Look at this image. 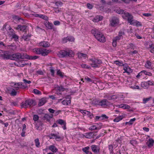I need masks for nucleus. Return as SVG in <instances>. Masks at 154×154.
<instances>
[{"label":"nucleus","instance_id":"13","mask_svg":"<svg viewBox=\"0 0 154 154\" xmlns=\"http://www.w3.org/2000/svg\"><path fill=\"white\" fill-rule=\"evenodd\" d=\"M91 147L92 151L94 153H98L99 152L100 147L99 146L95 145H93Z\"/></svg>","mask_w":154,"mask_h":154},{"label":"nucleus","instance_id":"36","mask_svg":"<svg viewBox=\"0 0 154 154\" xmlns=\"http://www.w3.org/2000/svg\"><path fill=\"white\" fill-rule=\"evenodd\" d=\"M57 88L59 91H63L65 90V88L62 86H57Z\"/></svg>","mask_w":154,"mask_h":154},{"label":"nucleus","instance_id":"35","mask_svg":"<svg viewBox=\"0 0 154 154\" xmlns=\"http://www.w3.org/2000/svg\"><path fill=\"white\" fill-rule=\"evenodd\" d=\"M34 141L36 146L38 148L40 146V142H39L38 139H35Z\"/></svg>","mask_w":154,"mask_h":154},{"label":"nucleus","instance_id":"24","mask_svg":"<svg viewBox=\"0 0 154 154\" xmlns=\"http://www.w3.org/2000/svg\"><path fill=\"white\" fill-rule=\"evenodd\" d=\"M46 102V100L45 98H42L39 100V102L38 103V105L39 106H41L43 105Z\"/></svg>","mask_w":154,"mask_h":154},{"label":"nucleus","instance_id":"56","mask_svg":"<svg viewBox=\"0 0 154 154\" xmlns=\"http://www.w3.org/2000/svg\"><path fill=\"white\" fill-rule=\"evenodd\" d=\"M89 149V147L88 146H87L84 148H83L82 149V150L83 152H85V153L87 152V151H88V150Z\"/></svg>","mask_w":154,"mask_h":154},{"label":"nucleus","instance_id":"34","mask_svg":"<svg viewBox=\"0 0 154 154\" xmlns=\"http://www.w3.org/2000/svg\"><path fill=\"white\" fill-rule=\"evenodd\" d=\"M16 90L14 88H12L11 89V92L10 93L11 95L12 96H15L17 95V92Z\"/></svg>","mask_w":154,"mask_h":154},{"label":"nucleus","instance_id":"3","mask_svg":"<svg viewBox=\"0 0 154 154\" xmlns=\"http://www.w3.org/2000/svg\"><path fill=\"white\" fill-rule=\"evenodd\" d=\"M73 54V52L71 50L61 51L57 54V55L60 57H72Z\"/></svg>","mask_w":154,"mask_h":154},{"label":"nucleus","instance_id":"28","mask_svg":"<svg viewBox=\"0 0 154 154\" xmlns=\"http://www.w3.org/2000/svg\"><path fill=\"white\" fill-rule=\"evenodd\" d=\"M50 139H60V136H59L58 135H57L56 134H51L50 135Z\"/></svg>","mask_w":154,"mask_h":154},{"label":"nucleus","instance_id":"29","mask_svg":"<svg viewBox=\"0 0 154 154\" xmlns=\"http://www.w3.org/2000/svg\"><path fill=\"white\" fill-rule=\"evenodd\" d=\"M141 86L145 89H147L149 88L148 85L146 82H143L141 84Z\"/></svg>","mask_w":154,"mask_h":154},{"label":"nucleus","instance_id":"15","mask_svg":"<svg viewBox=\"0 0 154 154\" xmlns=\"http://www.w3.org/2000/svg\"><path fill=\"white\" fill-rule=\"evenodd\" d=\"M44 24L48 29H53V25L52 23H50L48 20H46L44 22Z\"/></svg>","mask_w":154,"mask_h":154},{"label":"nucleus","instance_id":"2","mask_svg":"<svg viewBox=\"0 0 154 154\" xmlns=\"http://www.w3.org/2000/svg\"><path fill=\"white\" fill-rule=\"evenodd\" d=\"M2 56L4 59H11L14 60L21 59V53H20L10 54L6 52L2 54Z\"/></svg>","mask_w":154,"mask_h":154},{"label":"nucleus","instance_id":"21","mask_svg":"<svg viewBox=\"0 0 154 154\" xmlns=\"http://www.w3.org/2000/svg\"><path fill=\"white\" fill-rule=\"evenodd\" d=\"M5 29H6L7 30V29H8L9 30H11V31L12 32L14 31L13 29L9 25H8L6 24H5L4 25L2 28V30L3 31H5Z\"/></svg>","mask_w":154,"mask_h":154},{"label":"nucleus","instance_id":"4","mask_svg":"<svg viewBox=\"0 0 154 154\" xmlns=\"http://www.w3.org/2000/svg\"><path fill=\"white\" fill-rule=\"evenodd\" d=\"M127 16V18L128 22L131 25H133L134 26H141V25L140 23L138 21L133 20V17L132 15L130 14L127 13L126 14Z\"/></svg>","mask_w":154,"mask_h":154},{"label":"nucleus","instance_id":"48","mask_svg":"<svg viewBox=\"0 0 154 154\" xmlns=\"http://www.w3.org/2000/svg\"><path fill=\"white\" fill-rule=\"evenodd\" d=\"M148 85V87L149 86L153 85H154V82L151 81H148L146 82Z\"/></svg>","mask_w":154,"mask_h":154},{"label":"nucleus","instance_id":"27","mask_svg":"<svg viewBox=\"0 0 154 154\" xmlns=\"http://www.w3.org/2000/svg\"><path fill=\"white\" fill-rule=\"evenodd\" d=\"M148 49H150V52L152 53H154V44H149Z\"/></svg>","mask_w":154,"mask_h":154},{"label":"nucleus","instance_id":"47","mask_svg":"<svg viewBox=\"0 0 154 154\" xmlns=\"http://www.w3.org/2000/svg\"><path fill=\"white\" fill-rule=\"evenodd\" d=\"M55 6L56 7H59V6H61L63 4V3L62 2H56L55 3Z\"/></svg>","mask_w":154,"mask_h":154},{"label":"nucleus","instance_id":"32","mask_svg":"<svg viewBox=\"0 0 154 154\" xmlns=\"http://www.w3.org/2000/svg\"><path fill=\"white\" fill-rule=\"evenodd\" d=\"M124 117L123 115L120 116L116 118L113 120L114 122H118L122 120Z\"/></svg>","mask_w":154,"mask_h":154},{"label":"nucleus","instance_id":"42","mask_svg":"<svg viewBox=\"0 0 154 154\" xmlns=\"http://www.w3.org/2000/svg\"><path fill=\"white\" fill-rule=\"evenodd\" d=\"M109 149L110 151V153H113V146L112 145H109Z\"/></svg>","mask_w":154,"mask_h":154},{"label":"nucleus","instance_id":"53","mask_svg":"<svg viewBox=\"0 0 154 154\" xmlns=\"http://www.w3.org/2000/svg\"><path fill=\"white\" fill-rule=\"evenodd\" d=\"M50 72H51V75L52 76H54V70L53 69V67H50Z\"/></svg>","mask_w":154,"mask_h":154},{"label":"nucleus","instance_id":"14","mask_svg":"<svg viewBox=\"0 0 154 154\" xmlns=\"http://www.w3.org/2000/svg\"><path fill=\"white\" fill-rule=\"evenodd\" d=\"M53 117V115L52 114H46L43 117V119L44 120H46L49 122Z\"/></svg>","mask_w":154,"mask_h":154},{"label":"nucleus","instance_id":"64","mask_svg":"<svg viewBox=\"0 0 154 154\" xmlns=\"http://www.w3.org/2000/svg\"><path fill=\"white\" fill-rule=\"evenodd\" d=\"M54 24L55 25H59L60 24V22L59 21H54Z\"/></svg>","mask_w":154,"mask_h":154},{"label":"nucleus","instance_id":"16","mask_svg":"<svg viewBox=\"0 0 154 154\" xmlns=\"http://www.w3.org/2000/svg\"><path fill=\"white\" fill-rule=\"evenodd\" d=\"M116 13L119 14H123V17H125L127 18V16H126V14L127 13L129 14V13L127 12L126 11H125L124 10L122 9H117L116 10Z\"/></svg>","mask_w":154,"mask_h":154},{"label":"nucleus","instance_id":"6","mask_svg":"<svg viewBox=\"0 0 154 154\" xmlns=\"http://www.w3.org/2000/svg\"><path fill=\"white\" fill-rule=\"evenodd\" d=\"M34 51L38 54H41L43 56H45L48 55L51 52L50 50H48L46 49L35 48Z\"/></svg>","mask_w":154,"mask_h":154},{"label":"nucleus","instance_id":"37","mask_svg":"<svg viewBox=\"0 0 154 154\" xmlns=\"http://www.w3.org/2000/svg\"><path fill=\"white\" fill-rule=\"evenodd\" d=\"M53 10L56 13H58L61 11V8H59L57 7H53Z\"/></svg>","mask_w":154,"mask_h":154},{"label":"nucleus","instance_id":"26","mask_svg":"<svg viewBox=\"0 0 154 154\" xmlns=\"http://www.w3.org/2000/svg\"><path fill=\"white\" fill-rule=\"evenodd\" d=\"M151 65V63L150 61L148 60L146 61V62L145 66L147 68L149 69H152V67Z\"/></svg>","mask_w":154,"mask_h":154},{"label":"nucleus","instance_id":"55","mask_svg":"<svg viewBox=\"0 0 154 154\" xmlns=\"http://www.w3.org/2000/svg\"><path fill=\"white\" fill-rule=\"evenodd\" d=\"M100 117H101V120L104 119H107L108 118V117L106 116V115L105 114L102 115L100 116Z\"/></svg>","mask_w":154,"mask_h":154},{"label":"nucleus","instance_id":"45","mask_svg":"<svg viewBox=\"0 0 154 154\" xmlns=\"http://www.w3.org/2000/svg\"><path fill=\"white\" fill-rule=\"evenodd\" d=\"M67 38L68 42H72L74 40V38L71 36H68L67 37Z\"/></svg>","mask_w":154,"mask_h":154},{"label":"nucleus","instance_id":"12","mask_svg":"<svg viewBox=\"0 0 154 154\" xmlns=\"http://www.w3.org/2000/svg\"><path fill=\"white\" fill-rule=\"evenodd\" d=\"M95 136L94 132H88L85 133L83 135V137L91 139V138H94Z\"/></svg>","mask_w":154,"mask_h":154},{"label":"nucleus","instance_id":"25","mask_svg":"<svg viewBox=\"0 0 154 154\" xmlns=\"http://www.w3.org/2000/svg\"><path fill=\"white\" fill-rule=\"evenodd\" d=\"M31 34H28L27 35H23L22 36V38L25 41H28L30 40Z\"/></svg>","mask_w":154,"mask_h":154},{"label":"nucleus","instance_id":"30","mask_svg":"<svg viewBox=\"0 0 154 154\" xmlns=\"http://www.w3.org/2000/svg\"><path fill=\"white\" fill-rule=\"evenodd\" d=\"M119 107L124 109H129L130 106L126 104H121L119 105Z\"/></svg>","mask_w":154,"mask_h":154},{"label":"nucleus","instance_id":"59","mask_svg":"<svg viewBox=\"0 0 154 154\" xmlns=\"http://www.w3.org/2000/svg\"><path fill=\"white\" fill-rule=\"evenodd\" d=\"M93 21L94 22H98L100 21L99 20L98 18L97 17V16H96L93 19Z\"/></svg>","mask_w":154,"mask_h":154},{"label":"nucleus","instance_id":"7","mask_svg":"<svg viewBox=\"0 0 154 154\" xmlns=\"http://www.w3.org/2000/svg\"><path fill=\"white\" fill-rule=\"evenodd\" d=\"M13 84H14V85L12 86L16 91L24 89L27 87V86L26 85L23 84V83L21 82L18 83H13Z\"/></svg>","mask_w":154,"mask_h":154},{"label":"nucleus","instance_id":"43","mask_svg":"<svg viewBox=\"0 0 154 154\" xmlns=\"http://www.w3.org/2000/svg\"><path fill=\"white\" fill-rule=\"evenodd\" d=\"M130 143H131V144L133 146H135V145L137 144V141L135 140H130Z\"/></svg>","mask_w":154,"mask_h":154},{"label":"nucleus","instance_id":"10","mask_svg":"<svg viewBox=\"0 0 154 154\" xmlns=\"http://www.w3.org/2000/svg\"><path fill=\"white\" fill-rule=\"evenodd\" d=\"M119 20L118 18L116 17H113L112 18L110 21V23L112 26H115L118 24Z\"/></svg>","mask_w":154,"mask_h":154},{"label":"nucleus","instance_id":"5","mask_svg":"<svg viewBox=\"0 0 154 154\" xmlns=\"http://www.w3.org/2000/svg\"><path fill=\"white\" fill-rule=\"evenodd\" d=\"M34 100L32 99H29L23 102L21 104L22 108H26L35 105Z\"/></svg>","mask_w":154,"mask_h":154},{"label":"nucleus","instance_id":"58","mask_svg":"<svg viewBox=\"0 0 154 154\" xmlns=\"http://www.w3.org/2000/svg\"><path fill=\"white\" fill-rule=\"evenodd\" d=\"M87 8L90 9H92L93 7V6L92 5L89 3L87 4Z\"/></svg>","mask_w":154,"mask_h":154},{"label":"nucleus","instance_id":"49","mask_svg":"<svg viewBox=\"0 0 154 154\" xmlns=\"http://www.w3.org/2000/svg\"><path fill=\"white\" fill-rule=\"evenodd\" d=\"M85 79L86 81L87 82H92V80L91 79L89 78L88 76H85Z\"/></svg>","mask_w":154,"mask_h":154},{"label":"nucleus","instance_id":"50","mask_svg":"<svg viewBox=\"0 0 154 154\" xmlns=\"http://www.w3.org/2000/svg\"><path fill=\"white\" fill-rule=\"evenodd\" d=\"M128 69H130V68L129 67H128L127 65H126L124 67V69L125 71V72L127 73H129V72L128 70Z\"/></svg>","mask_w":154,"mask_h":154},{"label":"nucleus","instance_id":"23","mask_svg":"<svg viewBox=\"0 0 154 154\" xmlns=\"http://www.w3.org/2000/svg\"><path fill=\"white\" fill-rule=\"evenodd\" d=\"M49 149L53 152H56L58 151L57 149L54 145L50 146L49 147Z\"/></svg>","mask_w":154,"mask_h":154},{"label":"nucleus","instance_id":"9","mask_svg":"<svg viewBox=\"0 0 154 154\" xmlns=\"http://www.w3.org/2000/svg\"><path fill=\"white\" fill-rule=\"evenodd\" d=\"M38 58L39 57L38 56H29L26 53H21V59H26L29 60H35Z\"/></svg>","mask_w":154,"mask_h":154},{"label":"nucleus","instance_id":"63","mask_svg":"<svg viewBox=\"0 0 154 154\" xmlns=\"http://www.w3.org/2000/svg\"><path fill=\"white\" fill-rule=\"evenodd\" d=\"M125 33L124 32H122V31H120L119 32L118 36L120 37L121 38V37L122 36V35L124 34H125Z\"/></svg>","mask_w":154,"mask_h":154},{"label":"nucleus","instance_id":"22","mask_svg":"<svg viewBox=\"0 0 154 154\" xmlns=\"http://www.w3.org/2000/svg\"><path fill=\"white\" fill-rule=\"evenodd\" d=\"M87 55L86 54L79 53H78V57L79 59L83 60L86 59L87 57Z\"/></svg>","mask_w":154,"mask_h":154},{"label":"nucleus","instance_id":"39","mask_svg":"<svg viewBox=\"0 0 154 154\" xmlns=\"http://www.w3.org/2000/svg\"><path fill=\"white\" fill-rule=\"evenodd\" d=\"M114 63L116 64V65L119 66H122L124 65L122 62H120L118 60L114 61Z\"/></svg>","mask_w":154,"mask_h":154},{"label":"nucleus","instance_id":"61","mask_svg":"<svg viewBox=\"0 0 154 154\" xmlns=\"http://www.w3.org/2000/svg\"><path fill=\"white\" fill-rule=\"evenodd\" d=\"M116 95L117 96V99L118 98V99H123L124 98V97L122 95Z\"/></svg>","mask_w":154,"mask_h":154},{"label":"nucleus","instance_id":"52","mask_svg":"<svg viewBox=\"0 0 154 154\" xmlns=\"http://www.w3.org/2000/svg\"><path fill=\"white\" fill-rule=\"evenodd\" d=\"M81 66L83 68H90V66H89L85 64H81Z\"/></svg>","mask_w":154,"mask_h":154},{"label":"nucleus","instance_id":"38","mask_svg":"<svg viewBox=\"0 0 154 154\" xmlns=\"http://www.w3.org/2000/svg\"><path fill=\"white\" fill-rule=\"evenodd\" d=\"M11 36L12 38H14V41H16L19 38L18 36L15 33L12 34Z\"/></svg>","mask_w":154,"mask_h":154},{"label":"nucleus","instance_id":"19","mask_svg":"<svg viewBox=\"0 0 154 154\" xmlns=\"http://www.w3.org/2000/svg\"><path fill=\"white\" fill-rule=\"evenodd\" d=\"M39 45L45 48L48 47L50 45L49 42L45 41H43L40 42Z\"/></svg>","mask_w":154,"mask_h":154},{"label":"nucleus","instance_id":"60","mask_svg":"<svg viewBox=\"0 0 154 154\" xmlns=\"http://www.w3.org/2000/svg\"><path fill=\"white\" fill-rule=\"evenodd\" d=\"M40 18H42L43 19H44L45 20H46L48 19V17L47 16H45V15L41 14L40 15Z\"/></svg>","mask_w":154,"mask_h":154},{"label":"nucleus","instance_id":"44","mask_svg":"<svg viewBox=\"0 0 154 154\" xmlns=\"http://www.w3.org/2000/svg\"><path fill=\"white\" fill-rule=\"evenodd\" d=\"M33 92L35 94H41V92L39 90L35 89L33 90Z\"/></svg>","mask_w":154,"mask_h":154},{"label":"nucleus","instance_id":"40","mask_svg":"<svg viewBox=\"0 0 154 154\" xmlns=\"http://www.w3.org/2000/svg\"><path fill=\"white\" fill-rule=\"evenodd\" d=\"M136 120V119L134 118L132 119H130V121L129 122H127L126 123V124H128L129 125H131L133 123V122Z\"/></svg>","mask_w":154,"mask_h":154},{"label":"nucleus","instance_id":"46","mask_svg":"<svg viewBox=\"0 0 154 154\" xmlns=\"http://www.w3.org/2000/svg\"><path fill=\"white\" fill-rule=\"evenodd\" d=\"M39 116L37 115H35L33 116V119L35 121H38L39 119Z\"/></svg>","mask_w":154,"mask_h":154},{"label":"nucleus","instance_id":"62","mask_svg":"<svg viewBox=\"0 0 154 154\" xmlns=\"http://www.w3.org/2000/svg\"><path fill=\"white\" fill-rule=\"evenodd\" d=\"M131 88L133 89H140L138 85H132L131 86Z\"/></svg>","mask_w":154,"mask_h":154},{"label":"nucleus","instance_id":"51","mask_svg":"<svg viewBox=\"0 0 154 154\" xmlns=\"http://www.w3.org/2000/svg\"><path fill=\"white\" fill-rule=\"evenodd\" d=\"M86 114L90 118H92L93 116L92 113H91L90 112L87 111Z\"/></svg>","mask_w":154,"mask_h":154},{"label":"nucleus","instance_id":"54","mask_svg":"<svg viewBox=\"0 0 154 154\" xmlns=\"http://www.w3.org/2000/svg\"><path fill=\"white\" fill-rule=\"evenodd\" d=\"M23 81L24 82V83L23 84L26 85V84H30L31 83V82L30 81L27 80L25 79H23Z\"/></svg>","mask_w":154,"mask_h":154},{"label":"nucleus","instance_id":"20","mask_svg":"<svg viewBox=\"0 0 154 154\" xmlns=\"http://www.w3.org/2000/svg\"><path fill=\"white\" fill-rule=\"evenodd\" d=\"M26 26L18 25L16 29H17L19 30L20 31H24L26 29Z\"/></svg>","mask_w":154,"mask_h":154},{"label":"nucleus","instance_id":"31","mask_svg":"<svg viewBox=\"0 0 154 154\" xmlns=\"http://www.w3.org/2000/svg\"><path fill=\"white\" fill-rule=\"evenodd\" d=\"M100 129V127H97L96 124L95 125H92L89 128L90 130L93 131L96 130H99Z\"/></svg>","mask_w":154,"mask_h":154},{"label":"nucleus","instance_id":"33","mask_svg":"<svg viewBox=\"0 0 154 154\" xmlns=\"http://www.w3.org/2000/svg\"><path fill=\"white\" fill-rule=\"evenodd\" d=\"M71 103V100H63L62 102V103L64 105H67L69 104H70Z\"/></svg>","mask_w":154,"mask_h":154},{"label":"nucleus","instance_id":"11","mask_svg":"<svg viewBox=\"0 0 154 154\" xmlns=\"http://www.w3.org/2000/svg\"><path fill=\"white\" fill-rule=\"evenodd\" d=\"M98 104L103 107H105L109 104V102L106 99H103L99 102Z\"/></svg>","mask_w":154,"mask_h":154},{"label":"nucleus","instance_id":"18","mask_svg":"<svg viewBox=\"0 0 154 154\" xmlns=\"http://www.w3.org/2000/svg\"><path fill=\"white\" fill-rule=\"evenodd\" d=\"M154 143V140L152 138H149L146 144L149 148H151L153 145Z\"/></svg>","mask_w":154,"mask_h":154},{"label":"nucleus","instance_id":"1","mask_svg":"<svg viewBox=\"0 0 154 154\" xmlns=\"http://www.w3.org/2000/svg\"><path fill=\"white\" fill-rule=\"evenodd\" d=\"M91 32L98 41L102 42H104L106 41V39L104 35L97 29H92Z\"/></svg>","mask_w":154,"mask_h":154},{"label":"nucleus","instance_id":"8","mask_svg":"<svg viewBox=\"0 0 154 154\" xmlns=\"http://www.w3.org/2000/svg\"><path fill=\"white\" fill-rule=\"evenodd\" d=\"M90 60L92 62L91 65L93 67H98L99 66V65L102 63V61L100 60L97 59H90Z\"/></svg>","mask_w":154,"mask_h":154},{"label":"nucleus","instance_id":"57","mask_svg":"<svg viewBox=\"0 0 154 154\" xmlns=\"http://www.w3.org/2000/svg\"><path fill=\"white\" fill-rule=\"evenodd\" d=\"M57 74L61 77H63V75L62 72L60 71V70H58L57 71Z\"/></svg>","mask_w":154,"mask_h":154},{"label":"nucleus","instance_id":"17","mask_svg":"<svg viewBox=\"0 0 154 154\" xmlns=\"http://www.w3.org/2000/svg\"><path fill=\"white\" fill-rule=\"evenodd\" d=\"M104 97L107 98L109 100H115L117 99V96L116 95H112L111 96L109 95H106Z\"/></svg>","mask_w":154,"mask_h":154},{"label":"nucleus","instance_id":"41","mask_svg":"<svg viewBox=\"0 0 154 154\" xmlns=\"http://www.w3.org/2000/svg\"><path fill=\"white\" fill-rule=\"evenodd\" d=\"M57 122L58 124L60 125H62L64 124V123H66L63 120L61 119H59L57 121Z\"/></svg>","mask_w":154,"mask_h":154}]
</instances>
